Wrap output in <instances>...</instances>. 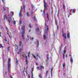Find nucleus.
<instances>
[{
	"label": "nucleus",
	"mask_w": 78,
	"mask_h": 78,
	"mask_svg": "<svg viewBox=\"0 0 78 78\" xmlns=\"http://www.w3.org/2000/svg\"><path fill=\"white\" fill-rule=\"evenodd\" d=\"M25 28V26L23 25L22 26L21 30L22 31V36L23 38H24V34H25V30H24Z\"/></svg>",
	"instance_id": "f257e3e1"
},
{
	"label": "nucleus",
	"mask_w": 78,
	"mask_h": 78,
	"mask_svg": "<svg viewBox=\"0 0 78 78\" xmlns=\"http://www.w3.org/2000/svg\"><path fill=\"white\" fill-rule=\"evenodd\" d=\"M11 66V58H9L8 60V72H9V68H10V66Z\"/></svg>",
	"instance_id": "f03ea898"
},
{
	"label": "nucleus",
	"mask_w": 78,
	"mask_h": 78,
	"mask_svg": "<svg viewBox=\"0 0 78 78\" xmlns=\"http://www.w3.org/2000/svg\"><path fill=\"white\" fill-rule=\"evenodd\" d=\"M44 10H47L48 9H47V4L46 3L45 0H44Z\"/></svg>",
	"instance_id": "7ed1b4c3"
},
{
	"label": "nucleus",
	"mask_w": 78,
	"mask_h": 78,
	"mask_svg": "<svg viewBox=\"0 0 78 78\" xmlns=\"http://www.w3.org/2000/svg\"><path fill=\"white\" fill-rule=\"evenodd\" d=\"M22 9H23V8L22 6H21L20 10V11L19 15L20 17H22Z\"/></svg>",
	"instance_id": "20e7f679"
},
{
	"label": "nucleus",
	"mask_w": 78,
	"mask_h": 78,
	"mask_svg": "<svg viewBox=\"0 0 78 78\" xmlns=\"http://www.w3.org/2000/svg\"><path fill=\"white\" fill-rule=\"evenodd\" d=\"M45 32H47L48 31V26L47 25V24H46V23H45Z\"/></svg>",
	"instance_id": "39448f33"
},
{
	"label": "nucleus",
	"mask_w": 78,
	"mask_h": 78,
	"mask_svg": "<svg viewBox=\"0 0 78 78\" xmlns=\"http://www.w3.org/2000/svg\"><path fill=\"white\" fill-rule=\"evenodd\" d=\"M8 21L9 22V25H10L11 23H12L13 22L12 18H9V19H8Z\"/></svg>",
	"instance_id": "423d86ee"
},
{
	"label": "nucleus",
	"mask_w": 78,
	"mask_h": 78,
	"mask_svg": "<svg viewBox=\"0 0 78 78\" xmlns=\"http://www.w3.org/2000/svg\"><path fill=\"white\" fill-rule=\"evenodd\" d=\"M26 64H28V57H27V56L26 57Z\"/></svg>",
	"instance_id": "0eeeda50"
},
{
	"label": "nucleus",
	"mask_w": 78,
	"mask_h": 78,
	"mask_svg": "<svg viewBox=\"0 0 78 78\" xmlns=\"http://www.w3.org/2000/svg\"><path fill=\"white\" fill-rule=\"evenodd\" d=\"M19 46L22 48L23 47V44H22V41H20V44H19Z\"/></svg>",
	"instance_id": "6e6552de"
},
{
	"label": "nucleus",
	"mask_w": 78,
	"mask_h": 78,
	"mask_svg": "<svg viewBox=\"0 0 78 78\" xmlns=\"http://www.w3.org/2000/svg\"><path fill=\"white\" fill-rule=\"evenodd\" d=\"M20 56H23V57L24 58H25V54H24V53L22 52L20 54Z\"/></svg>",
	"instance_id": "1a4fd4ad"
},
{
	"label": "nucleus",
	"mask_w": 78,
	"mask_h": 78,
	"mask_svg": "<svg viewBox=\"0 0 78 78\" xmlns=\"http://www.w3.org/2000/svg\"><path fill=\"white\" fill-rule=\"evenodd\" d=\"M62 36L64 37H65L66 39H67V37H66V33H64L62 32Z\"/></svg>",
	"instance_id": "9d476101"
},
{
	"label": "nucleus",
	"mask_w": 78,
	"mask_h": 78,
	"mask_svg": "<svg viewBox=\"0 0 78 78\" xmlns=\"http://www.w3.org/2000/svg\"><path fill=\"white\" fill-rule=\"evenodd\" d=\"M4 20H5V18H6L7 20L8 19V17L7 16H6V14H5L4 15Z\"/></svg>",
	"instance_id": "9b49d317"
},
{
	"label": "nucleus",
	"mask_w": 78,
	"mask_h": 78,
	"mask_svg": "<svg viewBox=\"0 0 78 78\" xmlns=\"http://www.w3.org/2000/svg\"><path fill=\"white\" fill-rule=\"evenodd\" d=\"M22 50V48H20L19 52H18V54H19L20 52V51H20V50Z\"/></svg>",
	"instance_id": "f8f14e48"
},
{
	"label": "nucleus",
	"mask_w": 78,
	"mask_h": 78,
	"mask_svg": "<svg viewBox=\"0 0 78 78\" xmlns=\"http://www.w3.org/2000/svg\"><path fill=\"white\" fill-rule=\"evenodd\" d=\"M67 36L68 38H70V34H69V33L67 34Z\"/></svg>",
	"instance_id": "ddd939ff"
},
{
	"label": "nucleus",
	"mask_w": 78,
	"mask_h": 78,
	"mask_svg": "<svg viewBox=\"0 0 78 78\" xmlns=\"http://www.w3.org/2000/svg\"><path fill=\"white\" fill-rule=\"evenodd\" d=\"M42 69H44V67L43 66H40V70H42Z\"/></svg>",
	"instance_id": "4468645a"
},
{
	"label": "nucleus",
	"mask_w": 78,
	"mask_h": 78,
	"mask_svg": "<svg viewBox=\"0 0 78 78\" xmlns=\"http://www.w3.org/2000/svg\"><path fill=\"white\" fill-rule=\"evenodd\" d=\"M15 48H16L17 50L18 49V45H17V44H15Z\"/></svg>",
	"instance_id": "2eb2a0df"
},
{
	"label": "nucleus",
	"mask_w": 78,
	"mask_h": 78,
	"mask_svg": "<svg viewBox=\"0 0 78 78\" xmlns=\"http://www.w3.org/2000/svg\"><path fill=\"white\" fill-rule=\"evenodd\" d=\"M11 16L12 17L13 16V15H14V13H13V12H11Z\"/></svg>",
	"instance_id": "dca6fc26"
},
{
	"label": "nucleus",
	"mask_w": 78,
	"mask_h": 78,
	"mask_svg": "<svg viewBox=\"0 0 78 78\" xmlns=\"http://www.w3.org/2000/svg\"><path fill=\"white\" fill-rule=\"evenodd\" d=\"M15 64L16 65H17V64H18V61H17V59H16V62Z\"/></svg>",
	"instance_id": "f3484780"
},
{
	"label": "nucleus",
	"mask_w": 78,
	"mask_h": 78,
	"mask_svg": "<svg viewBox=\"0 0 78 78\" xmlns=\"http://www.w3.org/2000/svg\"><path fill=\"white\" fill-rule=\"evenodd\" d=\"M32 56H33V57L35 58V59H36V60H37V58H36V56L32 54Z\"/></svg>",
	"instance_id": "a211bd4d"
},
{
	"label": "nucleus",
	"mask_w": 78,
	"mask_h": 78,
	"mask_svg": "<svg viewBox=\"0 0 78 78\" xmlns=\"http://www.w3.org/2000/svg\"><path fill=\"white\" fill-rule=\"evenodd\" d=\"M23 9H24V12H25V5H23Z\"/></svg>",
	"instance_id": "6ab92c4d"
},
{
	"label": "nucleus",
	"mask_w": 78,
	"mask_h": 78,
	"mask_svg": "<svg viewBox=\"0 0 78 78\" xmlns=\"http://www.w3.org/2000/svg\"><path fill=\"white\" fill-rule=\"evenodd\" d=\"M63 59H65V54H63Z\"/></svg>",
	"instance_id": "aec40b11"
},
{
	"label": "nucleus",
	"mask_w": 78,
	"mask_h": 78,
	"mask_svg": "<svg viewBox=\"0 0 78 78\" xmlns=\"http://www.w3.org/2000/svg\"><path fill=\"white\" fill-rule=\"evenodd\" d=\"M27 17H29L30 16V15H29V14H28V12H27Z\"/></svg>",
	"instance_id": "412c9836"
},
{
	"label": "nucleus",
	"mask_w": 78,
	"mask_h": 78,
	"mask_svg": "<svg viewBox=\"0 0 78 78\" xmlns=\"http://www.w3.org/2000/svg\"><path fill=\"white\" fill-rule=\"evenodd\" d=\"M22 23V20H20V25H21Z\"/></svg>",
	"instance_id": "4be33fe9"
},
{
	"label": "nucleus",
	"mask_w": 78,
	"mask_h": 78,
	"mask_svg": "<svg viewBox=\"0 0 78 78\" xmlns=\"http://www.w3.org/2000/svg\"><path fill=\"white\" fill-rule=\"evenodd\" d=\"M73 58H72L70 60V62H73Z\"/></svg>",
	"instance_id": "5701e85b"
},
{
	"label": "nucleus",
	"mask_w": 78,
	"mask_h": 78,
	"mask_svg": "<svg viewBox=\"0 0 78 78\" xmlns=\"http://www.w3.org/2000/svg\"><path fill=\"white\" fill-rule=\"evenodd\" d=\"M36 43V44H37L38 46V45H39V41H38V40L37 41V42Z\"/></svg>",
	"instance_id": "b1692460"
},
{
	"label": "nucleus",
	"mask_w": 78,
	"mask_h": 78,
	"mask_svg": "<svg viewBox=\"0 0 78 78\" xmlns=\"http://www.w3.org/2000/svg\"><path fill=\"white\" fill-rule=\"evenodd\" d=\"M43 37L44 38V39H46V36H45V35L44 34L43 35Z\"/></svg>",
	"instance_id": "393cba45"
},
{
	"label": "nucleus",
	"mask_w": 78,
	"mask_h": 78,
	"mask_svg": "<svg viewBox=\"0 0 78 78\" xmlns=\"http://www.w3.org/2000/svg\"><path fill=\"white\" fill-rule=\"evenodd\" d=\"M75 9H73L72 10L73 11V13H74L75 12Z\"/></svg>",
	"instance_id": "a878e982"
},
{
	"label": "nucleus",
	"mask_w": 78,
	"mask_h": 78,
	"mask_svg": "<svg viewBox=\"0 0 78 78\" xmlns=\"http://www.w3.org/2000/svg\"><path fill=\"white\" fill-rule=\"evenodd\" d=\"M3 48V46H2V45L1 44H0V48Z\"/></svg>",
	"instance_id": "bb28decb"
},
{
	"label": "nucleus",
	"mask_w": 78,
	"mask_h": 78,
	"mask_svg": "<svg viewBox=\"0 0 78 78\" xmlns=\"http://www.w3.org/2000/svg\"><path fill=\"white\" fill-rule=\"evenodd\" d=\"M63 7L64 9H65V8H66V6H65V5H63Z\"/></svg>",
	"instance_id": "cd10ccee"
},
{
	"label": "nucleus",
	"mask_w": 78,
	"mask_h": 78,
	"mask_svg": "<svg viewBox=\"0 0 78 78\" xmlns=\"http://www.w3.org/2000/svg\"><path fill=\"white\" fill-rule=\"evenodd\" d=\"M53 70V68H51V74L52 73V70Z\"/></svg>",
	"instance_id": "c85d7f7f"
},
{
	"label": "nucleus",
	"mask_w": 78,
	"mask_h": 78,
	"mask_svg": "<svg viewBox=\"0 0 78 78\" xmlns=\"http://www.w3.org/2000/svg\"><path fill=\"white\" fill-rule=\"evenodd\" d=\"M28 57H30V52H29L28 53Z\"/></svg>",
	"instance_id": "c756f323"
},
{
	"label": "nucleus",
	"mask_w": 78,
	"mask_h": 78,
	"mask_svg": "<svg viewBox=\"0 0 78 78\" xmlns=\"http://www.w3.org/2000/svg\"><path fill=\"white\" fill-rule=\"evenodd\" d=\"M3 9L4 10H6V9H5V6H3Z\"/></svg>",
	"instance_id": "7c9ffc66"
},
{
	"label": "nucleus",
	"mask_w": 78,
	"mask_h": 78,
	"mask_svg": "<svg viewBox=\"0 0 78 78\" xmlns=\"http://www.w3.org/2000/svg\"><path fill=\"white\" fill-rule=\"evenodd\" d=\"M39 76L40 78H42V75H41V74H40L39 75Z\"/></svg>",
	"instance_id": "2f4dec72"
},
{
	"label": "nucleus",
	"mask_w": 78,
	"mask_h": 78,
	"mask_svg": "<svg viewBox=\"0 0 78 78\" xmlns=\"http://www.w3.org/2000/svg\"><path fill=\"white\" fill-rule=\"evenodd\" d=\"M13 24H14V25H16V21H15V20L13 22Z\"/></svg>",
	"instance_id": "473e14b6"
},
{
	"label": "nucleus",
	"mask_w": 78,
	"mask_h": 78,
	"mask_svg": "<svg viewBox=\"0 0 78 78\" xmlns=\"http://www.w3.org/2000/svg\"><path fill=\"white\" fill-rule=\"evenodd\" d=\"M36 31L38 32L39 31V28H37V29H36Z\"/></svg>",
	"instance_id": "72a5a7b5"
},
{
	"label": "nucleus",
	"mask_w": 78,
	"mask_h": 78,
	"mask_svg": "<svg viewBox=\"0 0 78 78\" xmlns=\"http://www.w3.org/2000/svg\"><path fill=\"white\" fill-rule=\"evenodd\" d=\"M47 14V17L48 19H49V17H48V13H46Z\"/></svg>",
	"instance_id": "f704fd0d"
},
{
	"label": "nucleus",
	"mask_w": 78,
	"mask_h": 78,
	"mask_svg": "<svg viewBox=\"0 0 78 78\" xmlns=\"http://www.w3.org/2000/svg\"><path fill=\"white\" fill-rule=\"evenodd\" d=\"M45 11H44V10H43V14L44 15H45Z\"/></svg>",
	"instance_id": "c9c22d12"
},
{
	"label": "nucleus",
	"mask_w": 78,
	"mask_h": 78,
	"mask_svg": "<svg viewBox=\"0 0 78 78\" xmlns=\"http://www.w3.org/2000/svg\"><path fill=\"white\" fill-rule=\"evenodd\" d=\"M34 20H36V18H35V16L34 17Z\"/></svg>",
	"instance_id": "e433bc0d"
},
{
	"label": "nucleus",
	"mask_w": 78,
	"mask_h": 78,
	"mask_svg": "<svg viewBox=\"0 0 78 78\" xmlns=\"http://www.w3.org/2000/svg\"><path fill=\"white\" fill-rule=\"evenodd\" d=\"M47 58L48 59V54L47 55Z\"/></svg>",
	"instance_id": "4c0bfd02"
},
{
	"label": "nucleus",
	"mask_w": 78,
	"mask_h": 78,
	"mask_svg": "<svg viewBox=\"0 0 78 78\" xmlns=\"http://www.w3.org/2000/svg\"><path fill=\"white\" fill-rule=\"evenodd\" d=\"M29 27L31 28V24H30L29 25Z\"/></svg>",
	"instance_id": "58836bf2"
},
{
	"label": "nucleus",
	"mask_w": 78,
	"mask_h": 78,
	"mask_svg": "<svg viewBox=\"0 0 78 78\" xmlns=\"http://www.w3.org/2000/svg\"><path fill=\"white\" fill-rule=\"evenodd\" d=\"M33 70H34V69H33V68H32L31 72H33Z\"/></svg>",
	"instance_id": "ea45409f"
},
{
	"label": "nucleus",
	"mask_w": 78,
	"mask_h": 78,
	"mask_svg": "<svg viewBox=\"0 0 78 78\" xmlns=\"http://www.w3.org/2000/svg\"><path fill=\"white\" fill-rule=\"evenodd\" d=\"M65 66V63H64L63 64V67H64Z\"/></svg>",
	"instance_id": "a19ab883"
},
{
	"label": "nucleus",
	"mask_w": 78,
	"mask_h": 78,
	"mask_svg": "<svg viewBox=\"0 0 78 78\" xmlns=\"http://www.w3.org/2000/svg\"><path fill=\"white\" fill-rule=\"evenodd\" d=\"M72 10H73V9H70L69 10V12H71V11H72Z\"/></svg>",
	"instance_id": "79ce46f5"
},
{
	"label": "nucleus",
	"mask_w": 78,
	"mask_h": 78,
	"mask_svg": "<svg viewBox=\"0 0 78 78\" xmlns=\"http://www.w3.org/2000/svg\"><path fill=\"white\" fill-rule=\"evenodd\" d=\"M63 53H66V50H64L63 51Z\"/></svg>",
	"instance_id": "37998d69"
},
{
	"label": "nucleus",
	"mask_w": 78,
	"mask_h": 78,
	"mask_svg": "<svg viewBox=\"0 0 78 78\" xmlns=\"http://www.w3.org/2000/svg\"><path fill=\"white\" fill-rule=\"evenodd\" d=\"M36 69H37V70H39V67H37Z\"/></svg>",
	"instance_id": "c03bdc74"
},
{
	"label": "nucleus",
	"mask_w": 78,
	"mask_h": 78,
	"mask_svg": "<svg viewBox=\"0 0 78 78\" xmlns=\"http://www.w3.org/2000/svg\"><path fill=\"white\" fill-rule=\"evenodd\" d=\"M36 55L37 56V57H38V56H39V55H38V54H37Z\"/></svg>",
	"instance_id": "a18cd8bd"
},
{
	"label": "nucleus",
	"mask_w": 78,
	"mask_h": 78,
	"mask_svg": "<svg viewBox=\"0 0 78 78\" xmlns=\"http://www.w3.org/2000/svg\"><path fill=\"white\" fill-rule=\"evenodd\" d=\"M32 6L33 8H34V6H33V5H32Z\"/></svg>",
	"instance_id": "49530a36"
},
{
	"label": "nucleus",
	"mask_w": 78,
	"mask_h": 78,
	"mask_svg": "<svg viewBox=\"0 0 78 78\" xmlns=\"http://www.w3.org/2000/svg\"><path fill=\"white\" fill-rule=\"evenodd\" d=\"M58 14H59V10H58L57 16H58Z\"/></svg>",
	"instance_id": "de8ad7c7"
},
{
	"label": "nucleus",
	"mask_w": 78,
	"mask_h": 78,
	"mask_svg": "<svg viewBox=\"0 0 78 78\" xmlns=\"http://www.w3.org/2000/svg\"><path fill=\"white\" fill-rule=\"evenodd\" d=\"M2 0L3 2H5V0Z\"/></svg>",
	"instance_id": "09e8293b"
},
{
	"label": "nucleus",
	"mask_w": 78,
	"mask_h": 78,
	"mask_svg": "<svg viewBox=\"0 0 78 78\" xmlns=\"http://www.w3.org/2000/svg\"><path fill=\"white\" fill-rule=\"evenodd\" d=\"M29 78H30V74L29 75Z\"/></svg>",
	"instance_id": "8fccbe9b"
},
{
	"label": "nucleus",
	"mask_w": 78,
	"mask_h": 78,
	"mask_svg": "<svg viewBox=\"0 0 78 78\" xmlns=\"http://www.w3.org/2000/svg\"><path fill=\"white\" fill-rule=\"evenodd\" d=\"M66 58H67V54H66Z\"/></svg>",
	"instance_id": "3c124183"
},
{
	"label": "nucleus",
	"mask_w": 78,
	"mask_h": 78,
	"mask_svg": "<svg viewBox=\"0 0 78 78\" xmlns=\"http://www.w3.org/2000/svg\"><path fill=\"white\" fill-rule=\"evenodd\" d=\"M3 62H4V58H3Z\"/></svg>",
	"instance_id": "603ef678"
},
{
	"label": "nucleus",
	"mask_w": 78,
	"mask_h": 78,
	"mask_svg": "<svg viewBox=\"0 0 78 78\" xmlns=\"http://www.w3.org/2000/svg\"><path fill=\"white\" fill-rule=\"evenodd\" d=\"M33 41V39H34V38H32V39H31Z\"/></svg>",
	"instance_id": "864d4df0"
},
{
	"label": "nucleus",
	"mask_w": 78,
	"mask_h": 78,
	"mask_svg": "<svg viewBox=\"0 0 78 78\" xmlns=\"http://www.w3.org/2000/svg\"><path fill=\"white\" fill-rule=\"evenodd\" d=\"M1 32H0V37H1Z\"/></svg>",
	"instance_id": "5fc2aeb1"
},
{
	"label": "nucleus",
	"mask_w": 78,
	"mask_h": 78,
	"mask_svg": "<svg viewBox=\"0 0 78 78\" xmlns=\"http://www.w3.org/2000/svg\"><path fill=\"white\" fill-rule=\"evenodd\" d=\"M36 66H37V63H36Z\"/></svg>",
	"instance_id": "6e6d98bb"
},
{
	"label": "nucleus",
	"mask_w": 78,
	"mask_h": 78,
	"mask_svg": "<svg viewBox=\"0 0 78 78\" xmlns=\"http://www.w3.org/2000/svg\"><path fill=\"white\" fill-rule=\"evenodd\" d=\"M27 37L28 38V39H29V36H27Z\"/></svg>",
	"instance_id": "4d7b16f0"
},
{
	"label": "nucleus",
	"mask_w": 78,
	"mask_h": 78,
	"mask_svg": "<svg viewBox=\"0 0 78 78\" xmlns=\"http://www.w3.org/2000/svg\"><path fill=\"white\" fill-rule=\"evenodd\" d=\"M5 75H6V71H5Z\"/></svg>",
	"instance_id": "13d9d810"
},
{
	"label": "nucleus",
	"mask_w": 78,
	"mask_h": 78,
	"mask_svg": "<svg viewBox=\"0 0 78 78\" xmlns=\"http://www.w3.org/2000/svg\"><path fill=\"white\" fill-rule=\"evenodd\" d=\"M5 41H7V39H5Z\"/></svg>",
	"instance_id": "bf43d9fd"
},
{
	"label": "nucleus",
	"mask_w": 78,
	"mask_h": 78,
	"mask_svg": "<svg viewBox=\"0 0 78 78\" xmlns=\"http://www.w3.org/2000/svg\"><path fill=\"white\" fill-rule=\"evenodd\" d=\"M10 78H13V77L11 76H10Z\"/></svg>",
	"instance_id": "052dcab7"
},
{
	"label": "nucleus",
	"mask_w": 78,
	"mask_h": 78,
	"mask_svg": "<svg viewBox=\"0 0 78 78\" xmlns=\"http://www.w3.org/2000/svg\"><path fill=\"white\" fill-rule=\"evenodd\" d=\"M30 14H33V12H31V13H30Z\"/></svg>",
	"instance_id": "680f3d73"
},
{
	"label": "nucleus",
	"mask_w": 78,
	"mask_h": 78,
	"mask_svg": "<svg viewBox=\"0 0 78 78\" xmlns=\"http://www.w3.org/2000/svg\"><path fill=\"white\" fill-rule=\"evenodd\" d=\"M69 14H70V15H71V14H70V12L69 13Z\"/></svg>",
	"instance_id": "e2e57ef3"
},
{
	"label": "nucleus",
	"mask_w": 78,
	"mask_h": 78,
	"mask_svg": "<svg viewBox=\"0 0 78 78\" xmlns=\"http://www.w3.org/2000/svg\"><path fill=\"white\" fill-rule=\"evenodd\" d=\"M9 37L10 39H11V36H9Z\"/></svg>",
	"instance_id": "0e129e2a"
},
{
	"label": "nucleus",
	"mask_w": 78,
	"mask_h": 78,
	"mask_svg": "<svg viewBox=\"0 0 78 78\" xmlns=\"http://www.w3.org/2000/svg\"><path fill=\"white\" fill-rule=\"evenodd\" d=\"M46 75H47V71L46 72Z\"/></svg>",
	"instance_id": "69168bd1"
},
{
	"label": "nucleus",
	"mask_w": 78,
	"mask_h": 78,
	"mask_svg": "<svg viewBox=\"0 0 78 78\" xmlns=\"http://www.w3.org/2000/svg\"><path fill=\"white\" fill-rule=\"evenodd\" d=\"M69 56H71V55L70 54H69Z\"/></svg>",
	"instance_id": "338daca9"
},
{
	"label": "nucleus",
	"mask_w": 78,
	"mask_h": 78,
	"mask_svg": "<svg viewBox=\"0 0 78 78\" xmlns=\"http://www.w3.org/2000/svg\"><path fill=\"white\" fill-rule=\"evenodd\" d=\"M27 69V67H26V69Z\"/></svg>",
	"instance_id": "774afa93"
}]
</instances>
